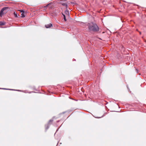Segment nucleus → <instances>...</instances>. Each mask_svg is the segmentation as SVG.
Segmentation results:
<instances>
[{
	"label": "nucleus",
	"instance_id": "nucleus-1",
	"mask_svg": "<svg viewBox=\"0 0 146 146\" xmlns=\"http://www.w3.org/2000/svg\"><path fill=\"white\" fill-rule=\"evenodd\" d=\"M88 28L90 31L97 32L99 31V27L95 23H92L89 24Z\"/></svg>",
	"mask_w": 146,
	"mask_h": 146
},
{
	"label": "nucleus",
	"instance_id": "nucleus-2",
	"mask_svg": "<svg viewBox=\"0 0 146 146\" xmlns=\"http://www.w3.org/2000/svg\"><path fill=\"white\" fill-rule=\"evenodd\" d=\"M9 7H4L1 10L0 12V16L1 17L4 14H6L8 11Z\"/></svg>",
	"mask_w": 146,
	"mask_h": 146
},
{
	"label": "nucleus",
	"instance_id": "nucleus-3",
	"mask_svg": "<svg viewBox=\"0 0 146 146\" xmlns=\"http://www.w3.org/2000/svg\"><path fill=\"white\" fill-rule=\"evenodd\" d=\"M56 119V118L55 117H53L52 119H50L48 121L47 123L48 125H50L52 124L53 123V122Z\"/></svg>",
	"mask_w": 146,
	"mask_h": 146
},
{
	"label": "nucleus",
	"instance_id": "nucleus-4",
	"mask_svg": "<svg viewBox=\"0 0 146 146\" xmlns=\"http://www.w3.org/2000/svg\"><path fill=\"white\" fill-rule=\"evenodd\" d=\"M53 3H50L48 4L46 6H44V7L46 8L48 6L50 8H51L53 6Z\"/></svg>",
	"mask_w": 146,
	"mask_h": 146
},
{
	"label": "nucleus",
	"instance_id": "nucleus-5",
	"mask_svg": "<svg viewBox=\"0 0 146 146\" xmlns=\"http://www.w3.org/2000/svg\"><path fill=\"white\" fill-rule=\"evenodd\" d=\"M45 27L46 28H50L52 27V25L51 23L45 25Z\"/></svg>",
	"mask_w": 146,
	"mask_h": 146
},
{
	"label": "nucleus",
	"instance_id": "nucleus-6",
	"mask_svg": "<svg viewBox=\"0 0 146 146\" xmlns=\"http://www.w3.org/2000/svg\"><path fill=\"white\" fill-rule=\"evenodd\" d=\"M19 11H20V12H21V17H25V15H24V11L23 10H19Z\"/></svg>",
	"mask_w": 146,
	"mask_h": 146
},
{
	"label": "nucleus",
	"instance_id": "nucleus-7",
	"mask_svg": "<svg viewBox=\"0 0 146 146\" xmlns=\"http://www.w3.org/2000/svg\"><path fill=\"white\" fill-rule=\"evenodd\" d=\"M62 5L65 6L66 8L67 7V5L66 3H62Z\"/></svg>",
	"mask_w": 146,
	"mask_h": 146
},
{
	"label": "nucleus",
	"instance_id": "nucleus-8",
	"mask_svg": "<svg viewBox=\"0 0 146 146\" xmlns=\"http://www.w3.org/2000/svg\"><path fill=\"white\" fill-rule=\"evenodd\" d=\"M14 14L15 16V17H17V13H16L15 12H14Z\"/></svg>",
	"mask_w": 146,
	"mask_h": 146
},
{
	"label": "nucleus",
	"instance_id": "nucleus-9",
	"mask_svg": "<svg viewBox=\"0 0 146 146\" xmlns=\"http://www.w3.org/2000/svg\"><path fill=\"white\" fill-rule=\"evenodd\" d=\"M65 13L66 14L68 15L69 14L68 11L67 10H66L65 11Z\"/></svg>",
	"mask_w": 146,
	"mask_h": 146
},
{
	"label": "nucleus",
	"instance_id": "nucleus-10",
	"mask_svg": "<svg viewBox=\"0 0 146 146\" xmlns=\"http://www.w3.org/2000/svg\"><path fill=\"white\" fill-rule=\"evenodd\" d=\"M62 15H63L64 17V20L65 21H66V18L65 15L62 14Z\"/></svg>",
	"mask_w": 146,
	"mask_h": 146
},
{
	"label": "nucleus",
	"instance_id": "nucleus-11",
	"mask_svg": "<svg viewBox=\"0 0 146 146\" xmlns=\"http://www.w3.org/2000/svg\"><path fill=\"white\" fill-rule=\"evenodd\" d=\"M4 24L3 23L1 22H0V25H4Z\"/></svg>",
	"mask_w": 146,
	"mask_h": 146
},
{
	"label": "nucleus",
	"instance_id": "nucleus-12",
	"mask_svg": "<svg viewBox=\"0 0 146 146\" xmlns=\"http://www.w3.org/2000/svg\"><path fill=\"white\" fill-rule=\"evenodd\" d=\"M140 33V34H141V32H140V33Z\"/></svg>",
	"mask_w": 146,
	"mask_h": 146
}]
</instances>
